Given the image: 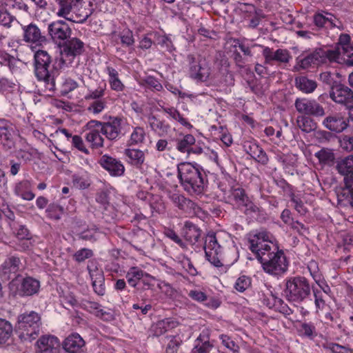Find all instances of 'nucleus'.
<instances>
[{
    "label": "nucleus",
    "instance_id": "5",
    "mask_svg": "<svg viewBox=\"0 0 353 353\" xmlns=\"http://www.w3.org/2000/svg\"><path fill=\"white\" fill-rule=\"evenodd\" d=\"M310 293V287L303 277H292L286 280L284 294L290 301L300 302Z\"/></svg>",
    "mask_w": 353,
    "mask_h": 353
},
{
    "label": "nucleus",
    "instance_id": "37",
    "mask_svg": "<svg viewBox=\"0 0 353 353\" xmlns=\"http://www.w3.org/2000/svg\"><path fill=\"white\" fill-rule=\"evenodd\" d=\"M86 309L95 316L100 317L105 321H109L112 319V315L104 311L101 305L95 302H88L85 305Z\"/></svg>",
    "mask_w": 353,
    "mask_h": 353
},
{
    "label": "nucleus",
    "instance_id": "42",
    "mask_svg": "<svg viewBox=\"0 0 353 353\" xmlns=\"http://www.w3.org/2000/svg\"><path fill=\"white\" fill-rule=\"evenodd\" d=\"M145 132L143 128L140 127L135 128L129 140L130 145H139L142 143L145 139Z\"/></svg>",
    "mask_w": 353,
    "mask_h": 353
},
{
    "label": "nucleus",
    "instance_id": "21",
    "mask_svg": "<svg viewBox=\"0 0 353 353\" xmlns=\"http://www.w3.org/2000/svg\"><path fill=\"white\" fill-rule=\"evenodd\" d=\"M21 263L19 258L15 256L9 257L1 265V275L4 279H9L12 275H15L21 269Z\"/></svg>",
    "mask_w": 353,
    "mask_h": 353
},
{
    "label": "nucleus",
    "instance_id": "39",
    "mask_svg": "<svg viewBox=\"0 0 353 353\" xmlns=\"http://www.w3.org/2000/svg\"><path fill=\"white\" fill-rule=\"evenodd\" d=\"M339 172L345 176L353 174V156H349L338 163Z\"/></svg>",
    "mask_w": 353,
    "mask_h": 353
},
{
    "label": "nucleus",
    "instance_id": "3",
    "mask_svg": "<svg viewBox=\"0 0 353 353\" xmlns=\"http://www.w3.org/2000/svg\"><path fill=\"white\" fill-rule=\"evenodd\" d=\"M40 316L34 312L24 313L18 316L16 332L23 342H32L39 334Z\"/></svg>",
    "mask_w": 353,
    "mask_h": 353
},
{
    "label": "nucleus",
    "instance_id": "20",
    "mask_svg": "<svg viewBox=\"0 0 353 353\" xmlns=\"http://www.w3.org/2000/svg\"><path fill=\"white\" fill-rule=\"evenodd\" d=\"M263 55L266 62L276 61L281 63H288L292 59L290 52L286 49H278L276 51H272L266 47L263 50Z\"/></svg>",
    "mask_w": 353,
    "mask_h": 353
},
{
    "label": "nucleus",
    "instance_id": "6",
    "mask_svg": "<svg viewBox=\"0 0 353 353\" xmlns=\"http://www.w3.org/2000/svg\"><path fill=\"white\" fill-rule=\"evenodd\" d=\"M35 74L37 79L45 83V86L48 90H53L55 88L54 75L49 73L48 66L50 63V57L43 50H38L34 54Z\"/></svg>",
    "mask_w": 353,
    "mask_h": 353
},
{
    "label": "nucleus",
    "instance_id": "30",
    "mask_svg": "<svg viewBox=\"0 0 353 353\" xmlns=\"http://www.w3.org/2000/svg\"><path fill=\"white\" fill-rule=\"evenodd\" d=\"M108 74V82L112 90L121 92L124 89V85L119 78L118 72L112 67H108L106 69Z\"/></svg>",
    "mask_w": 353,
    "mask_h": 353
},
{
    "label": "nucleus",
    "instance_id": "47",
    "mask_svg": "<svg viewBox=\"0 0 353 353\" xmlns=\"http://www.w3.org/2000/svg\"><path fill=\"white\" fill-rule=\"evenodd\" d=\"M141 282L143 285H146L148 288H150L155 285L157 283L159 288H161L162 286H165L167 288H170V286L164 282L157 283V280L152 276L150 275L146 272H143V275L141 279Z\"/></svg>",
    "mask_w": 353,
    "mask_h": 353
},
{
    "label": "nucleus",
    "instance_id": "24",
    "mask_svg": "<svg viewBox=\"0 0 353 353\" xmlns=\"http://www.w3.org/2000/svg\"><path fill=\"white\" fill-rule=\"evenodd\" d=\"M188 296L194 301L203 303L206 301L205 305L208 307L217 308L220 305V303L218 300L210 298L208 299L206 294L200 290H192L189 292Z\"/></svg>",
    "mask_w": 353,
    "mask_h": 353
},
{
    "label": "nucleus",
    "instance_id": "51",
    "mask_svg": "<svg viewBox=\"0 0 353 353\" xmlns=\"http://www.w3.org/2000/svg\"><path fill=\"white\" fill-rule=\"evenodd\" d=\"M78 86V83L71 79H65L63 82L61 87V92L63 94H66L70 92L75 90Z\"/></svg>",
    "mask_w": 353,
    "mask_h": 353
},
{
    "label": "nucleus",
    "instance_id": "45",
    "mask_svg": "<svg viewBox=\"0 0 353 353\" xmlns=\"http://www.w3.org/2000/svg\"><path fill=\"white\" fill-rule=\"evenodd\" d=\"M251 285V279L250 277L243 275L239 276L234 285V288L239 292H243Z\"/></svg>",
    "mask_w": 353,
    "mask_h": 353
},
{
    "label": "nucleus",
    "instance_id": "17",
    "mask_svg": "<svg viewBox=\"0 0 353 353\" xmlns=\"http://www.w3.org/2000/svg\"><path fill=\"white\" fill-rule=\"evenodd\" d=\"M330 97L336 103L347 105L353 101V92L347 86L336 85L332 88Z\"/></svg>",
    "mask_w": 353,
    "mask_h": 353
},
{
    "label": "nucleus",
    "instance_id": "36",
    "mask_svg": "<svg viewBox=\"0 0 353 353\" xmlns=\"http://www.w3.org/2000/svg\"><path fill=\"white\" fill-rule=\"evenodd\" d=\"M195 143V138L192 134H186L181 139H178L176 149L181 152L190 154L191 147Z\"/></svg>",
    "mask_w": 353,
    "mask_h": 353
},
{
    "label": "nucleus",
    "instance_id": "50",
    "mask_svg": "<svg viewBox=\"0 0 353 353\" xmlns=\"http://www.w3.org/2000/svg\"><path fill=\"white\" fill-rule=\"evenodd\" d=\"M314 331L315 327L311 323H302L298 329L300 335L310 338L314 335Z\"/></svg>",
    "mask_w": 353,
    "mask_h": 353
},
{
    "label": "nucleus",
    "instance_id": "31",
    "mask_svg": "<svg viewBox=\"0 0 353 353\" xmlns=\"http://www.w3.org/2000/svg\"><path fill=\"white\" fill-rule=\"evenodd\" d=\"M88 269L95 292L99 295H103L105 292V289L102 285L103 282L102 272L99 270H93L90 269V268Z\"/></svg>",
    "mask_w": 353,
    "mask_h": 353
},
{
    "label": "nucleus",
    "instance_id": "28",
    "mask_svg": "<svg viewBox=\"0 0 353 353\" xmlns=\"http://www.w3.org/2000/svg\"><path fill=\"white\" fill-rule=\"evenodd\" d=\"M176 325V322L171 319H165L153 324L151 327V331L154 336H159L163 334L169 330L175 327Z\"/></svg>",
    "mask_w": 353,
    "mask_h": 353
},
{
    "label": "nucleus",
    "instance_id": "10",
    "mask_svg": "<svg viewBox=\"0 0 353 353\" xmlns=\"http://www.w3.org/2000/svg\"><path fill=\"white\" fill-rule=\"evenodd\" d=\"M204 250L205 256L211 264L218 268L222 266L221 248L214 233L210 232L206 235Z\"/></svg>",
    "mask_w": 353,
    "mask_h": 353
},
{
    "label": "nucleus",
    "instance_id": "56",
    "mask_svg": "<svg viewBox=\"0 0 353 353\" xmlns=\"http://www.w3.org/2000/svg\"><path fill=\"white\" fill-rule=\"evenodd\" d=\"M61 301L65 304L70 306H75L77 304V301L70 292L63 293L61 295Z\"/></svg>",
    "mask_w": 353,
    "mask_h": 353
},
{
    "label": "nucleus",
    "instance_id": "4",
    "mask_svg": "<svg viewBox=\"0 0 353 353\" xmlns=\"http://www.w3.org/2000/svg\"><path fill=\"white\" fill-rule=\"evenodd\" d=\"M250 250L256 254L260 261L271 251L277 250V242L274 237L266 231H260L250 234Z\"/></svg>",
    "mask_w": 353,
    "mask_h": 353
},
{
    "label": "nucleus",
    "instance_id": "12",
    "mask_svg": "<svg viewBox=\"0 0 353 353\" xmlns=\"http://www.w3.org/2000/svg\"><path fill=\"white\" fill-rule=\"evenodd\" d=\"M48 33L55 42H61L69 38L72 30L68 24L62 21L57 20L48 25Z\"/></svg>",
    "mask_w": 353,
    "mask_h": 353
},
{
    "label": "nucleus",
    "instance_id": "14",
    "mask_svg": "<svg viewBox=\"0 0 353 353\" xmlns=\"http://www.w3.org/2000/svg\"><path fill=\"white\" fill-rule=\"evenodd\" d=\"M295 107L299 112L307 115L319 117L325 113L323 107L314 100L298 99L296 100Z\"/></svg>",
    "mask_w": 353,
    "mask_h": 353
},
{
    "label": "nucleus",
    "instance_id": "63",
    "mask_svg": "<svg viewBox=\"0 0 353 353\" xmlns=\"http://www.w3.org/2000/svg\"><path fill=\"white\" fill-rule=\"evenodd\" d=\"M210 347L211 346L209 343H203L201 346L197 343L193 351L194 353H207L210 351Z\"/></svg>",
    "mask_w": 353,
    "mask_h": 353
},
{
    "label": "nucleus",
    "instance_id": "7",
    "mask_svg": "<svg viewBox=\"0 0 353 353\" xmlns=\"http://www.w3.org/2000/svg\"><path fill=\"white\" fill-rule=\"evenodd\" d=\"M265 272L268 274L279 275L284 273L288 269V261L282 250L271 251L267 254V258L263 257L260 260Z\"/></svg>",
    "mask_w": 353,
    "mask_h": 353
},
{
    "label": "nucleus",
    "instance_id": "48",
    "mask_svg": "<svg viewBox=\"0 0 353 353\" xmlns=\"http://www.w3.org/2000/svg\"><path fill=\"white\" fill-rule=\"evenodd\" d=\"M315 156L322 163H329L334 160V154L332 150L322 149L315 154Z\"/></svg>",
    "mask_w": 353,
    "mask_h": 353
},
{
    "label": "nucleus",
    "instance_id": "16",
    "mask_svg": "<svg viewBox=\"0 0 353 353\" xmlns=\"http://www.w3.org/2000/svg\"><path fill=\"white\" fill-rule=\"evenodd\" d=\"M23 40L33 48L39 46L46 41V37L41 33L40 29L34 23L22 26Z\"/></svg>",
    "mask_w": 353,
    "mask_h": 353
},
{
    "label": "nucleus",
    "instance_id": "32",
    "mask_svg": "<svg viewBox=\"0 0 353 353\" xmlns=\"http://www.w3.org/2000/svg\"><path fill=\"white\" fill-rule=\"evenodd\" d=\"M83 43L78 39L73 38L66 45L64 52L66 55L74 57L83 52Z\"/></svg>",
    "mask_w": 353,
    "mask_h": 353
},
{
    "label": "nucleus",
    "instance_id": "2",
    "mask_svg": "<svg viewBox=\"0 0 353 353\" xmlns=\"http://www.w3.org/2000/svg\"><path fill=\"white\" fill-rule=\"evenodd\" d=\"M202 168L196 163L182 162L177 165V176L184 190L191 194H200L204 190L205 183Z\"/></svg>",
    "mask_w": 353,
    "mask_h": 353
},
{
    "label": "nucleus",
    "instance_id": "29",
    "mask_svg": "<svg viewBox=\"0 0 353 353\" xmlns=\"http://www.w3.org/2000/svg\"><path fill=\"white\" fill-rule=\"evenodd\" d=\"M30 188V182L29 181H23L16 185L14 192L23 199L31 201L34 198V194L31 192Z\"/></svg>",
    "mask_w": 353,
    "mask_h": 353
},
{
    "label": "nucleus",
    "instance_id": "9",
    "mask_svg": "<svg viewBox=\"0 0 353 353\" xmlns=\"http://www.w3.org/2000/svg\"><path fill=\"white\" fill-rule=\"evenodd\" d=\"M124 122L118 117L110 118L107 122H101L97 120L90 121V127H100L101 133L110 140L117 139L122 133Z\"/></svg>",
    "mask_w": 353,
    "mask_h": 353
},
{
    "label": "nucleus",
    "instance_id": "15",
    "mask_svg": "<svg viewBox=\"0 0 353 353\" xmlns=\"http://www.w3.org/2000/svg\"><path fill=\"white\" fill-rule=\"evenodd\" d=\"M60 345V341L57 336L43 335L36 343V353H56Z\"/></svg>",
    "mask_w": 353,
    "mask_h": 353
},
{
    "label": "nucleus",
    "instance_id": "43",
    "mask_svg": "<svg viewBox=\"0 0 353 353\" xmlns=\"http://www.w3.org/2000/svg\"><path fill=\"white\" fill-rule=\"evenodd\" d=\"M299 127L304 132H310L314 130L316 125L313 120L310 118L302 116L297 119Z\"/></svg>",
    "mask_w": 353,
    "mask_h": 353
},
{
    "label": "nucleus",
    "instance_id": "13",
    "mask_svg": "<svg viewBox=\"0 0 353 353\" xmlns=\"http://www.w3.org/2000/svg\"><path fill=\"white\" fill-rule=\"evenodd\" d=\"M328 60L340 64L353 66V45L346 47L341 51V48L328 50Z\"/></svg>",
    "mask_w": 353,
    "mask_h": 353
},
{
    "label": "nucleus",
    "instance_id": "18",
    "mask_svg": "<svg viewBox=\"0 0 353 353\" xmlns=\"http://www.w3.org/2000/svg\"><path fill=\"white\" fill-rule=\"evenodd\" d=\"M101 166L112 176H119L123 175L125 171L123 164L118 159L108 155H103L101 159Z\"/></svg>",
    "mask_w": 353,
    "mask_h": 353
},
{
    "label": "nucleus",
    "instance_id": "33",
    "mask_svg": "<svg viewBox=\"0 0 353 353\" xmlns=\"http://www.w3.org/2000/svg\"><path fill=\"white\" fill-rule=\"evenodd\" d=\"M169 198L172 203L181 210H187L191 208L192 202L179 192L170 193Z\"/></svg>",
    "mask_w": 353,
    "mask_h": 353
},
{
    "label": "nucleus",
    "instance_id": "27",
    "mask_svg": "<svg viewBox=\"0 0 353 353\" xmlns=\"http://www.w3.org/2000/svg\"><path fill=\"white\" fill-rule=\"evenodd\" d=\"M314 21L315 25L319 27H334L336 26V18L331 13L323 11L314 15Z\"/></svg>",
    "mask_w": 353,
    "mask_h": 353
},
{
    "label": "nucleus",
    "instance_id": "52",
    "mask_svg": "<svg viewBox=\"0 0 353 353\" xmlns=\"http://www.w3.org/2000/svg\"><path fill=\"white\" fill-rule=\"evenodd\" d=\"M92 256V251L90 249L82 248L78 250L74 254V258L78 262H81Z\"/></svg>",
    "mask_w": 353,
    "mask_h": 353
},
{
    "label": "nucleus",
    "instance_id": "44",
    "mask_svg": "<svg viewBox=\"0 0 353 353\" xmlns=\"http://www.w3.org/2000/svg\"><path fill=\"white\" fill-rule=\"evenodd\" d=\"M118 37L121 39V43L124 46H131L134 43L133 32L128 28L123 29L119 32Z\"/></svg>",
    "mask_w": 353,
    "mask_h": 353
},
{
    "label": "nucleus",
    "instance_id": "59",
    "mask_svg": "<svg viewBox=\"0 0 353 353\" xmlns=\"http://www.w3.org/2000/svg\"><path fill=\"white\" fill-rule=\"evenodd\" d=\"M12 19V17L6 10H0V24L9 26Z\"/></svg>",
    "mask_w": 353,
    "mask_h": 353
},
{
    "label": "nucleus",
    "instance_id": "62",
    "mask_svg": "<svg viewBox=\"0 0 353 353\" xmlns=\"http://www.w3.org/2000/svg\"><path fill=\"white\" fill-rule=\"evenodd\" d=\"M147 84L154 90L160 91L162 89V85L154 78L148 77L146 79Z\"/></svg>",
    "mask_w": 353,
    "mask_h": 353
},
{
    "label": "nucleus",
    "instance_id": "53",
    "mask_svg": "<svg viewBox=\"0 0 353 353\" xmlns=\"http://www.w3.org/2000/svg\"><path fill=\"white\" fill-rule=\"evenodd\" d=\"M48 216L54 219H59L61 218L63 210L62 208L58 205H50L46 210Z\"/></svg>",
    "mask_w": 353,
    "mask_h": 353
},
{
    "label": "nucleus",
    "instance_id": "58",
    "mask_svg": "<svg viewBox=\"0 0 353 353\" xmlns=\"http://www.w3.org/2000/svg\"><path fill=\"white\" fill-rule=\"evenodd\" d=\"M353 45V43L350 42V37L348 34H341L339 39V42L335 48L339 47L341 48V51L346 48V47Z\"/></svg>",
    "mask_w": 353,
    "mask_h": 353
},
{
    "label": "nucleus",
    "instance_id": "40",
    "mask_svg": "<svg viewBox=\"0 0 353 353\" xmlns=\"http://www.w3.org/2000/svg\"><path fill=\"white\" fill-rule=\"evenodd\" d=\"M296 82L298 88L306 93L313 92L316 88V83L315 81L307 79L305 77L296 79Z\"/></svg>",
    "mask_w": 353,
    "mask_h": 353
},
{
    "label": "nucleus",
    "instance_id": "26",
    "mask_svg": "<svg viewBox=\"0 0 353 353\" xmlns=\"http://www.w3.org/2000/svg\"><path fill=\"white\" fill-rule=\"evenodd\" d=\"M90 121L86 124L85 128L89 131L85 137L86 141L89 142L93 147L99 148L103 145V139L101 136L99 131L100 127H90Z\"/></svg>",
    "mask_w": 353,
    "mask_h": 353
},
{
    "label": "nucleus",
    "instance_id": "34",
    "mask_svg": "<svg viewBox=\"0 0 353 353\" xmlns=\"http://www.w3.org/2000/svg\"><path fill=\"white\" fill-rule=\"evenodd\" d=\"M230 201L238 207L246 206L248 205V198L245 194L243 190L237 188L231 192Z\"/></svg>",
    "mask_w": 353,
    "mask_h": 353
},
{
    "label": "nucleus",
    "instance_id": "54",
    "mask_svg": "<svg viewBox=\"0 0 353 353\" xmlns=\"http://www.w3.org/2000/svg\"><path fill=\"white\" fill-rule=\"evenodd\" d=\"M220 339L223 345H225L228 349L232 350L234 352L238 351V345H236L235 343L232 340H231V339L229 336L226 335H221Z\"/></svg>",
    "mask_w": 353,
    "mask_h": 353
},
{
    "label": "nucleus",
    "instance_id": "11",
    "mask_svg": "<svg viewBox=\"0 0 353 353\" xmlns=\"http://www.w3.org/2000/svg\"><path fill=\"white\" fill-rule=\"evenodd\" d=\"M40 283L32 277H27L22 281L12 280L10 283V289L15 294L21 296H31L39 292Z\"/></svg>",
    "mask_w": 353,
    "mask_h": 353
},
{
    "label": "nucleus",
    "instance_id": "25",
    "mask_svg": "<svg viewBox=\"0 0 353 353\" xmlns=\"http://www.w3.org/2000/svg\"><path fill=\"white\" fill-rule=\"evenodd\" d=\"M124 154L126 157V161L128 163L132 165L140 167L143 164L145 161V152L139 149H125L124 151Z\"/></svg>",
    "mask_w": 353,
    "mask_h": 353
},
{
    "label": "nucleus",
    "instance_id": "57",
    "mask_svg": "<svg viewBox=\"0 0 353 353\" xmlns=\"http://www.w3.org/2000/svg\"><path fill=\"white\" fill-rule=\"evenodd\" d=\"M72 143L73 146L78 149L79 151L84 153H88V150L86 149L83 141L81 137L78 135L73 136Z\"/></svg>",
    "mask_w": 353,
    "mask_h": 353
},
{
    "label": "nucleus",
    "instance_id": "60",
    "mask_svg": "<svg viewBox=\"0 0 353 353\" xmlns=\"http://www.w3.org/2000/svg\"><path fill=\"white\" fill-rule=\"evenodd\" d=\"M104 93H105L104 89L98 88V89H96V90L90 92L86 96V99H94V101L97 100V99H104L103 98H102L104 95Z\"/></svg>",
    "mask_w": 353,
    "mask_h": 353
},
{
    "label": "nucleus",
    "instance_id": "8",
    "mask_svg": "<svg viewBox=\"0 0 353 353\" xmlns=\"http://www.w3.org/2000/svg\"><path fill=\"white\" fill-rule=\"evenodd\" d=\"M328 60V50L318 49L307 55L301 54L296 59L294 71L306 70L312 67L319 66Z\"/></svg>",
    "mask_w": 353,
    "mask_h": 353
},
{
    "label": "nucleus",
    "instance_id": "38",
    "mask_svg": "<svg viewBox=\"0 0 353 353\" xmlns=\"http://www.w3.org/2000/svg\"><path fill=\"white\" fill-rule=\"evenodd\" d=\"M143 271L137 267L131 268L126 274L128 283L132 287H136L138 281H141Z\"/></svg>",
    "mask_w": 353,
    "mask_h": 353
},
{
    "label": "nucleus",
    "instance_id": "49",
    "mask_svg": "<svg viewBox=\"0 0 353 353\" xmlns=\"http://www.w3.org/2000/svg\"><path fill=\"white\" fill-rule=\"evenodd\" d=\"M0 139L4 145L8 148L12 147V137L10 131L7 128H0Z\"/></svg>",
    "mask_w": 353,
    "mask_h": 353
},
{
    "label": "nucleus",
    "instance_id": "41",
    "mask_svg": "<svg viewBox=\"0 0 353 353\" xmlns=\"http://www.w3.org/2000/svg\"><path fill=\"white\" fill-rule=\"evenodd\" d=\"M345 188L343 190V196H346L347 202L353 205V173L345 176Z\"/></svg>",
    "mask_w": 353,
    "mask_h": 353
},
{
    "label": "nucleus",
    "instance_id": "19",
    "mask_svg": "<svg viewBox=\"0 0 353 353\" xmlns=\"http://www.w3.org/2000/svg\"><path fill=\"white\" fill-rule=\"evenodd\" d=\"M323 125L328 130L339 133L347 128L348 120L341 114H336L326 117L323 121Z\"/></svg>",
    "mask_w": 353,
    "mask_h": 353
},
{
    "label": "nucleus",
    "instance_id": "46",
    "mask_svg": "<svg viewBox=\"0 0 353 353\" xmlns=\"http://www.w3.org/2000/svg\"><path fill=\"white\" fill-rule=\"evenodd\" d=\"M106 103V99L94 100L90 104L88 110L94 114H98L104 110Z\"/></svg>",
    "mask_w": 353,
    "mask_h": 353
},
{
    "label": "nucleus",
    "instance_id": "22",
    "mask_svg": "<svg viewBox=\"0 0 353 353\" xmlns=\"http://www.w3.org/2000/svg\"><path fill=\"white\" fill-rule=\"evenodd\" d=\"M84 341L79 334L69 335L63 342V348L68 353H77L84 345Z\"/></svg>",
    "mask_w": 353,
    "mask_h": 353
},
{
    "label": "nucleus",
    "instance_id": "1",
    "mask_svg": "<svg viewBox=\"0 0 353 353\" xmlns=\"http://www.w3.org/2000/svg\"><path fill=\"white\" fill-rule=\"evenodd\" d=\"M58 17L74 23H83L94 10V0H55Z\"/></svg>",
    "mask_w": 353,
    "mask_h": 353
},
{
    "label": "nucleus",
    "instance_id": "35",
    "mask_svg": "<svg viewBox=\"0 0 353 353\" xmlns=\"http://www.w3.org/2000/svg\"><path fill=\"white\" fill-rule=\"evenodd\" d=\"M13 332L12 324L7 320L0 318V344L6 343Z\"/></svg>",
    "mask_w": 353,
    "mask_h": 353
},
{
    "label": "nucleus",
    "instance_id": "23",
    "mask_svg": "<svg viewBox=\"0 0 353 353\" xmlns=\"http://www.w3.org/2000/svg\"><path fill=\"white\" fill-rule=\"evenodd\" d=\"M210 68L205 60L199 61L198 64L190 67V75L192 78L202 81H206L210 74Z\"/></svg>",
    "mask_w": 353,
    "mask_h": 353
},
{
    "label": "nucleus",
    "instance_id": "61",
    "mask_svg": "<svg viewBox=\"0 0 353 353\" xmlns=\"http://www.w3.org/2000/svg\"><path fill=\"white\" fill-rule=\"evenodd\" d=\"M179 344L180 341L175 336L172 337L168 343L166 353H174Z\"/></svg>",
    "mask_w": 353,
    "mask_h": 353
},
{
    "label": "nucleus",
    "instance_id": "64",
    "mask_svg": "<svg viewBox=\"0 0 353 353\" xmlns=\"http://www.w3.org/2000/svg\"><path fill=\"white\" fill-rule=\"evenodd\" d=\"M152 40L148 34L145 35L139 41V47L142 49H148L152 45Z\"/></svg>",
    "mask_w": 353,
    "mask_h": 353
},
{
    "label": "nucleus",
    "instance_id": "55",
    "mask_svg": "<svg viewBox=\"0 0 353 353\" xmlns=\"http://www.w3.org/2000/svg\"><path fill=\"white\" fill-rule=\"evenodd\" d=\"M314 303L317 312L319 310H323L325 305V301L323 300L322 293L317 290H314Z\"/></svg>",
    "mask_w": 353,
    "mask_h": 353
}]
</instances>
